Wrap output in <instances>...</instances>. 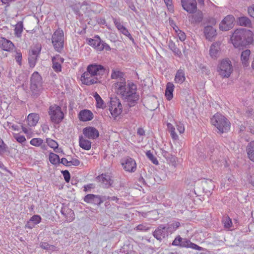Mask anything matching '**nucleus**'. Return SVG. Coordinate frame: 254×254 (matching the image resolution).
I'll return each mask as SVG.
<instances>
[{"label":"nucleus","mask_w":254,"mask_h":254,"mask_svg":"<svg viewBox=\"0 0 254 254\" xmlns=\"http://www.w3.org/2000/svg\"><path fill=\"white\" fill-rule=\"evenodd\" d=\"M117 89V92L121 95L123 99L128 102L129 107L134 106L139 99V96L136 94V85L133 83H129L127 85L126 82H118L115 84Z\"/></svg>","instance_id":"f257e3e1"},{"label":"nucleus","mask_w":254,"mask_h":254,"mask_svg":"<svg viewBox=\"0 0 254 254\" xmlns=\"http://www.w3.org/2000/svg\"><path fill=\"white\" fill-rule=\"evenodd\" d=\"M231 40L235 48L246 46L253 41V33L245 28L238 29L232 34Z\"/></svg>","instance_id":"f03ea898"},{"label":"nucleus","mask_w":254,"mask_h":254,"mask_svg":"<svg viewBox=\"0 0 254 254\" xmlns=\"http://www.w3.org/2000/svg\"><path fill=\"white\" fill-rule=\"evenodd\" d=\"M211 123L221 133L228 131L230 128V122L220 114H216L214 115L211 119Z\"/></svg>","instance_id":"7ed1b4c3"},{"label":"nucleus","mask_w":254,"mask_h":254,"mask_svg":"<svg viewBox=\"0 0 254 254\" xmlns=\"http://www.w3.org/2000/svg\"><path fill=\"white\" fill-rule=\"evenodd\" d=\"M217 71L223 78L229 77L233 71L231 61L228 59L221 60L218 65Z\"/></svg>","instance_id":"20e7f679"},{"label":"nucleus","mask_w":254,"mask_h":254,"mask_svg":"<svg viewBox=\"0 0 254 254\" xmlns=\"http://www.w3.org/2000/svg\"><path fill=\"white\" fill-rule=\"evenodd\" d=\"M52 43L56 51L61 52L64 49V34L63 30L58 28L52 36Z\"/></svg>","instance_id":"39448f33"},{"label":"nucleus","mask_w":254,"mask_h":254,"mask_svg":"<svg viewBox=\"0 0 254 254\" xmlns=\"http://www.w3.org/2000/svg\"><path fill=\"white\" fill-rule=\"evenodd\" d=\"M48 113L51 121L55 124L60 123L64 119V113L61 108L59 106L56 105L51 106L49 107Z\"/></svg>","instance_id":"423d86ee"},{"label":"nucleus","mask_w":254,"mask_h":254,"mask_svg":"<svg viewBox=\"0 0 254 254\" xmlns=\"http://www.w3.org/2000/svg\"><path fill=\"white\" fill-rule=\"evenodd\" d=\"M87 43L98 51H102L104 50L109 51L111 48L107 43L102 41L98 36H95L93 39H86Z\"/></svg>","instance_id":"0eeeda50"},{"label":"nucleus","mask_w":254,"mask_h":254,"mask_svg":"<svg viewBox=\"0 0 254 254\" xmlns=\"http://www.w3.org/2000/svg\"><path fill=\"white\" fill-rule=\"evenodd\" d=\"M122 109V105L119 99L116 97L111 98L109 110L112 115L118 116L121 114Z\"/></svg>","instance_id":"6e6552de"},{"label":"nucleus","mask_w":254,"mask_h":254,"mask_svg":"<svg viewBox=\"0 0 254 254\" xmlns=\"http://www.w3.org/2000/svg\"><path fill=\"white\" fill-rule=\"evenodd\" d=\"M87 70L91 73V75L93 77H99V80L101 78V76L105 73V69L104 67L100 64H92L87 66Z\"/></svg>","instance_id":"1a4fd4ad"},{"label":"nucleus","mask_w":254,"mask_h":254,"mask_svg":"<svg viewBox=\"0 0 254 254\" xmlns=\"http://www.w3.org/2000/svg\"><path fill=\"white\" fill-rule=\"evenodd\" d=\"M235 18L232 15L226 16L219 24V28L222 31H228L234 25Z\"/></svg>","instance_id":"9d476101"},{"label":"nucleus","mask_w":254,"mask_h":254,"mask_svg":"<svg viewBox=\"0 0 254 254\" xmlns=\"http://www.w3.org/2000/svg\"><path fill=\"white\" fill-rule=\"evenodd\" d=\"M153 236L157 240L161 242L168 236V232L164 224L159 225L153 233Z\"/></svg>","instance_id":"9b49d317"},{"label":"nucleus","mask_w":254,"mask_h":254,"mask_svg":"<svg viewBox=\"0 0 254 254\" xmlns=\"http://www.w3.org/2000/svg\"><path fill=\"white\" fill-rule=\"evenodd\" d=\"M81 80L84 84L90 85L99 82V77H93L90 71L87 70L82 74Z\"/></svg>","instance_id":"f8f14e48"},{"label":"nucleus","mask_w":254,"mask_h":254,"mask_svg":"<svg viewBox=\"0 0 254 254\" xmlns=\"http://www.w3.org/2000/svg\"><path fill=\"white\" fill-rule=\"evenodd\" d=\"M184 9L190 13H193L196 11L197 6L195 0H181Z\"/></svg>","instance_id":"ddd939ff"},{"label":"nucleus","mask_w":254,"mask_h":254,"mask_svg":"<svg viewBox=\"0 0 254 254\" xmlns=\"http://www.w3.org/2000/svg\"><path fill=\"white\" fill-rule=\"evenodd\" d=\"M96 180L101 183L100 185L104 188H108L111 186L113 181L108 174H102L96 178Z\"/></svg>","instance_id":"4468645a"},{"label":"nucleus","mask_w":254,"mask_h":254,"mask_svg":"<svg viewBox=\"0 0 254 254\" xmlns=\"http://www.w3.org/2000/svg\"><path fill=\"white\" fill-rule=\"evenodd\" d=\"M83 134L89 139H95L99 136L98 130L93 127H87L83 128Z\"/></svg>","instance_id":"2eb2a0df"},{"label":"nucleus","mask_w":254,"mask_h":254,"mask_svg":"<svg viewBox=\"0 0 254 254\" xmlns=\"http://www.w3.org/2000/svg\"><path fill=\"white\" fill-rule=\"evenodd\" d=\"M122 165L124 169L127 171L134 172L136 169V164L135 160L130 157L125 158L124 161L122 162Z\"/></svg>","instance_id":"dca6fc26"},{"label":"nucleus","mask_w":254,"mask_h":254,"mask_svg":"<svg viewBox=\"0 0 254 254\" xmlns=\"http://www.w3.org/2000/svg\"><path fill=\"white\" fill-rule=\"evenodd\" d=\"M61 213L65 217V221L67 222H72L74 219L73 211L66 206H63L61 208Z\"/></svg>","instance_id":"f3484780"},{"label":"nucleus","mask_w":254,"mask_h":254,"mask_svg":"<svg viewBox=\"0 0 254 254\" xmlns=\"http://www.w3.org/2000/svg\"><path fill=\"white\" fill-rule=\"evenodd\" d=\"M84 200L87 203L98 205H100L104 201L100 195H94L93 194H88L86 195L84 197Z\"/></svg>","instance_id":"a211bd4d"},{"label":"nucleus","mask_w":254,"mask_h":254,"mask_svg":"<svg viewBox=\"0 0 254 254\" xmlns=\"http://www.w3.org/2000/svg\"><path fill=\"white\" fill-rule=\"evenodd\" d=\"M203 33L206 39L209 41H212L217 35L216 30L212 26H205Z\"/></svg>","instance_id":"6ab92c4d"},{"label":"nucleus","mask_w":254,"mask_h":254,"mask_svg":"<svg viewBox=\"0 0 254 254\" xmlns=\"http://www.w3.org/2000/svg\"><path fill=\"white\" fill-rule=\"evenodd\" d=\"M14 47L13 43L10 40L4 37H0V48L2 50L10 52Z\"/></svg>","instance_id":"aec40b11"},{"label":"nucleus","mask_w":254,"mask_h":254,"mask_svg":"<svg viewBox=\"0 0 254 254\" xmlns=\"http://www.w3.org/2000/svg\"><path fill=\"white\" fill-rule=\"evenodd\" d=\"M189 16V21L191 23L196 24L202 21L203 19V13L200 10L196 11L193 13Z\"/></svg>","instance_id":"412c9836"},{"label":"nucleus","mask_w":254,"mask_h":254,"mask_svg":"<svg viewBox=\"0 0 254 254\" xmlns=\"http://www.w3.org/2000/svg\"><path fill=\"white\" fill-rule=\"evenodd\" d=\"M79 119L83 122L91 121L93 118V114L88 110H83L78 114Z\"/></svg>","instance_id":"4be33fe9"},{"label":"nucleus","mask_w":254,"mask_h":254,"mask_svg":"<svg viewBox=\"0 0 254 254\" xmlns=\"http://www.w3.org/2000/svg\"><path fill=\"white\" fill-rule=\"evenodd\" d=\"M220 44L219 43H213L210 48L209 54L213 59H216L219 55L220 51Z\"/></svg>","instance_id":"5701e85b"},{"label":"nucleus","mask_w":254,"mask_h":254,"mask_svg":"<svg viewBox=\"0 0 254 254\" xmlns=\"http://www.w3.org/2000/svg\"><path fill=\"white\" fill-rule=\"evenodd\" d=\"M186 80L185 70L183 68H179L176 72L175 76V82L176 83L182 84Z\"/></svg>","instance_id":"b1692460"},{"label":"nucleus","mask_w":254,"mask_h":254,"mask_svg":"<svg viewBox=\"0 0 254 254\" xmlns=\"http://www.w3.org/2000/svg\"><path fill=\"white\" fill-rule=\"evenodd\" d=\"M251 51L248 49L243 51L241 53V60L244 66L247 67L249 65V57Z\"/></svg>","instance_id":"393cba45"},{"label":"nucleus","mask_w":254,"mask_h":254,"mask_svg":"<svg viewBox=\"0 0 254 254\" xmlns=\"http://www.w3.org/2000/svg\"><path fill=\"white\" fill-rule=\"evenodd\" d=\"M42 77L38 72H34L31 77V84L42 86Z\"/></svg>","instance_id":"a878e982"},{"label":"nucleus","mask_w":254,"mask_h":254,"mask_svg":"<svg viewBox=\"0 0 254 254\" xmlns=\"http://www.w3.org/2000/svg\"><path fill=\"white\" fill-rule=\"evenodd\" d=\"M39 119V115L37 114L31 113L27 117L28 125L30 127H34L36 126Z\"/></svg>","instance_id":"bb28decb"},{"label":"nucleus","mask_w":254,"mask_h":254,"mask_svg":"<svg viewBox=\"0 0 254 254\" xmlns=\"http://www.w3.org/2000/svg\"><path fill=\"white\" fill-rule=\"evenodd\" d=\"M161 150L162 156L168 162L174 165L176 163V157L164 149H161Z\"/></svg>","instance_id":"cd10ccee"},{"label":"nucleus","mask_w":254,"mask_h":254,"mask_svg":"<svg viewBox=\"0 0 254 254\" xmlns=\"http://www.w3.org/2000/svg\"><path fill=\"white\" fill-rule=\"evenodd\" d=\"M79 144L81 148L86 150H89L91 147V142L82 136L79 137Z\"/></svg>","instance_id":"c85d7f7f"},{"label":"nucleus","mask_w":254,"mask_h":254,"mask_svg":"<svg viewBox=\"0 0 254 254\" xmlns=\"http://www.w3.org/2000/svg\"><path fill=\"white\" fill-rule=\"evenodd\" d=\"M174 89V85L171 82L167 83L166 88L165 90V96L168 100H171L173 97V91Z\"/></svg>","instance_id":"c756f323"},{"label":"nucleus","mask_w":254,"mask_h":254,"mask_svg":"<svg viewBox=\"0 0 254 254\" xmlns=\"http://www.w3.org/2000/svg\"><path fill=\"white\" fill-rule=\"evenodd\" d=\"M238 22L242 26L251 27L252 24L251 20L246 16H242L238 18Z\"/></svg>","instance_id":"7c9ffc66"},{"label":"nucleus","mask_w":254,"mask_h":254,"mask_svg":"<svg viewBox=\"0 0 254 254\" xmlns=\"http://www.w3.org/2000/svg\"><path fill=\"white\" fill-rule=\"evenodd\" d=\"M111 77L112 79L119 78L120 80V82H125V79L124 78V73L119 70L113 69Z\"/></svg>","instance_id":"2f4dec72"},{"label":"nucleus","mask_w":254,"mask_h":254,"mask_svg":"<svg viewBox=\"0 0 254 254\" xmlns=\"http://www.w3.org/2000/svg\"><path fill=\"white\" fill-rule=\"evenodd\" d=\"M168 233H172L181 225L179 222H174L170 224H165Z\"/></svg>","instance_id":"473e14b6"},{"label":"nucleus","mask_w":254,"mask_h":254,"mask_svg":"<svg viewBox=\"0 0 254 254\" xmlns=\"http://www.w3.org/2000/svg\"><path fill=\"white\" fill-rule=\"evenodd\" d=\"M247 151L250 159L254 162V140L248 144Z\"/></svg>","instance_id":"72a5a7b5"},{"label":"nucleus","mask_w":254,"mask_h":254,"mask_svg":"<svg viewBox=\"0 0 254 254\" xmlns=\"http://www.w3.org/2000/svg\"><path fill=\"white\" fill-rule=\"evenodd\" d=\"M23 22H18L14 28V34L16 37L20 38L21 37V34L23 30Z\"/></svg>","instance_id":"f704fd0d"},{"label":"nucleus","mask_w":254,"mask_h":254,"mask_svg":"<svg viewBox=\"0 0 254 254\" xmlns=\"http://www.w3.org/2000/svg\"><path fill=\"white\" fill-rule=\"evenodd\" d=\"M42 86H38L34 85H30V90L32 93V96L34 98H37L40 94Z\"/></svg>","instance_id":"c9c22d12"},{"label":"nucleus","mask_w":254,"mask_h":254,"mask_svg":"<svg viewBox=\"0 0 254 254\" xmlns=\"http://www.w3.org/2000/svg\"><path fill=\"white\" fill-rule=\"evenodd\" d=\"M46 142L47 143L48 145L50 147H51V148L54 149V151L56 152H59V150H59V149L58 148L59 145H58V143L56 141H55V140H53V139H52L51 138H47L46 139Z\"/></svg>","instance_id":"e433bc0d"},{"label":"nucleus","mask_w":254,"mask_h":254,"mask_svg":"<svg viewBox=\"0 0 254 254\" xmlns=\"http://www.w3.org/2000/svg\"><path fill=\"white\" fill-rule=\"evenodd\" d=\"M52 63H53L52 67H53V69L54 70V71L57 72L61 71L62 66H61L60 62H59V61H57L55 58H52Z\"/></svg>","instance_id":"4c0bfd02"},{"label":"nucleus","mask_w":254,"mask_h":254,"mask_svg":"<svg viewBox=\"0 0 254 254\" xmlns=\"http://www.w3.org/2000/svg\"><path fill=\"white\" fill-rule=\"evenodd\" d=\"M169 49L177 55H180L181 54V51L176 46L175 43L172 41H170L168 44Z\"/></svg>","instance_id":"58836bf2"},{"label":"nucleus","mask_w":254,"mask_h":254,"mask_svg":"<svg viewBox=\"0 0 254 254\" xmlns=\"http://www.w3.org/2000/svg\"><path fill=\"white\" fill-rule=\"evenodd\" d=\"M49 161L53 164L60 163L59 156L56 154L51 152L49 154Z\"/></svg>","instance_id":"ea45409f"},{"label":"nucleus","mask_w":254,"mask_h":254,"mask_svg":"<svg viewBox=\"0 0 254 254\" xmlns=\"http://www.w3.org/2000/svg\"><path fill=\"white\" fill-rule=\"evenodd\" d=\"M222 222L225 228H230L232 225V220L228 216L224 217Z\"/></svg>","instance_id":"a19ab883"},{"label":"nucleus","mask_w":254,"mask_h":254,"mask_svg":"<svg viewBox=\"0 0 254 254\" xmlns=\"http://www.w3.org/2000/svg\"><path fill=\"white\" fill-rule=\"evenodd\" d=\"M30 143L35 146H40L43 143V140L40 138H34L30 140Z\"/></svg>","instance_id":"79ce46f5"},{"label":"nucleus","mask_w":254,"mask_h":254,"mask_svg":"<svg viewBox=\"0 0 254 254\" xmlns=\"http://www.w3.org/2000/svg\"><path fill=\"white\" fill-rule=\"evenodd\" d=\"M146 155L148 157V158L155 165L158 164V161L156 157L154 156L153 154L151 153L150 150L147 151L146 152Z\"/></svg>","instance_id":"37998d69"},{"label":"nucleus","mask_w":254,"mask_h":254,"mask_svg":"<svg viewBox=\"0 0 254 254\" xmlns=\"http://www.w3.org/2000/svg\"><path fill=\"white\" fill-rule=\"evenodd\" d=\"M216 21L215 18L213 17H208L206 18H205L203 22V24L205 25L206 24H209L207 26H212L216 24Z\"/></svg>","instance_id":"c03bdc74"},{"label":"nucleus","mask_w":254,"mask_h":254,"mask_svg":"<svg viewBox=\"0 0 254 254\" xmlns=\"http://www.w3.org/2000/svg\"><path fill=\"white\" fill-rule=\"evenodd\" d=\"M37 57L29 54L28 62L30 67H34L35 65Z\"/></svg>","instance_id":"a18cd8bd"},{"label":"nucleus","mask_w":254,"mask_h":254,"mask_svg":"<svg viewBox=\"0 0 254 254\" xmlns=\"http://www.w3.org/2000/svg\"><path fill=\"white\" fill-rule=\"evenodd\" d=\"M120 32L124 35L127 36L133 43H134V39L132 38L128 30L125 26L120 30Z\"/></svg>","instance_id":"49530a36"},{"label":"nucleus","mask_w":254,"mask_h":254,"mask_svg":"<svg viewBox=\"0 0 254 254\" xmlns=\"http://www.w3.org/2000/svg\"><path fill=\"white\" fill-rule=\"evenodd\" d=\"M7 145L4 143L3 140L0 138V155L2 156L6 151Z\"/></svg>","instance_id":"de8ad7c7"},{"label":"nucleus","mask_w":254,"mask_h":254,"mask_svg":"<svg viewBox=\"0 0 254 254\" xmlns=\"http://www.w3.org/2000/svg\"><path fill=\"white\" fill-rule=\"evenodd\" d=\"M41 50V46H37L35 47L30 52H29V54L38 57L40 53Z\"/></svg>","instance_id":"09e8293b"},{"label":"nucleus","mask_w":254,"mask_h":254,"mask_svg":"<svg viewBox=\"0 0 254 254\" xmlns=\"http://www.w3.org/2000/svg\"><path fill=\"white\" fill-rule=\"evenodd\" d=\"M30 221H31L35 225L41 221V217L40 215H34L30 219Z\"/></svg>","instance_id":"8fccbe9b"},{"label":"nucleus","mask_w":254,"mask_h":254,"mask_svg":"<svg viewBox=\"0 0 254 254\" xmlns=\"http://www.w3.org/2000/svg\"><path fill=\"white\" fill-rule=\"evenodd\" d=\"M176 27L178 29V30H176V32L177 33L179 39L181 41H185L186 38V35L185 33L184 32L182 31L181 30H180L179 29L178 27L176 26Z\"/></svg>","instance_id":"3c124183"},{"label":"nucleus","mask_w":254,"mask_h":254,"mask_svg":"<svg viewBox=\"0 0 254 254\" xmlns=\"http://www.w3.org/2000/svg\"><path fill=\"white\" fill-rule=\"evenodd\" d=\"M40 247L41 248H42L43 249L46 250H53V249L55 248L54 246L50 245L46 242H41L40 244Z\"/></svg>","instance_id":"603ef678"},{"label":"nucleus","mask_w":254,"mask_h":254,"mask_svg":"<svg viewBox=\"0 0 254 254\" xmlns=\"http://www.w3.org/2000/svg\"><path fill=\"white\" fill-rule=\"evenodd\" d=\"M182 241V238L180 236L178 235L176 237L175 240L173 241L172 245L173 246H179L180 247L181 243Z\"/></svg>","instance_id":"864d4df0"},{"label":"nucleus","mask_w":254,"mask_h":254,"mask_svg":"<svg viewBox=\"0 0 254 254\" xmlns=\"http://www.w3.org/2000/svg\"><path fill=\"white\" fill-rule=\"evenodd\" d=\"M150 228L146 225L143 224H139L136 227V229L137 231H147L149 230Z\"/></svg>","instance_id":"5fc2aeb1"},{"label":"nucleus","mask_w":254,"mask_h":254,"mask_svg":"<svg viewBox=\"0 0 254 254\" xmlns=\"http://www.w3.org/2000/svg\"><path fill=\"white\" fill-rule=\"evenodd\" d=\"M190 242V240H188L186 238H182V241L181 243L180 247L184 248H189Z\"/></svg>","instance_id":"6e6d98bb"},{"label":"nucleus","mask_w":254,"mask_h":254,"mask_svg":"<svg viewBox=\"0 0 254 254\" xmlns=\"http://www.w3.org/2000/svg\"><path fill=\"white\" fill-rule=\"evenodd\" d=\"M62 173L64 176V179L66 182H68L70 179V175L68 171H62Z\"/></svg>","instance_id":"4d7b16f0"},{"label":"nucleus","mask_w":254,"mask_h":254,"mask_svg":"<svg viewBox=\"0 0 254 254\" xmlns=\"http://www.w3.org/2000/svg\"><path fill=\"white\" fill-rule=\"evenodd\" d=\"M14 138L19 143H23L26 141V138L23 135L16 134Z\"/></svg>","instance_id":"13d9d810"},{"label":"nucleus","mask_w":254,"mask_h":254,"mask_svg":"<svg viewBox=\"0 0 254 254\" xmlns=\"http://www.w3.org/2000/svg\"><path fill=\"white\" fill-rule=\"evenodd\" d=\"M203 186L206 187V186H209L210 187L209 188V189H211L212 190L214 189V183L211 180L205 181L203 183Z\"/></svg>","instance_id":"bf43d9fd"},{"label":"nucleus","mask_w":254,"mask_h":254,"mask_svg":"<svg viewBox=\"0 0 254 254\" xmlns=\"http://www.w3.org/2000/svg\"><path fill=\"white\" fill-rule=\"evenodd\" d=\"M189 248H191L194 250H198V251L203 250V248L199 247V246H198V245H196L195 244H194L191 242H190Z\"/></svg>","instance_id":"052dcab7"},{"label":"nucleus","mask_w":254,"mask_h":254,"mask_svg":"<svg viewBox=\"0 0 254 254\" xmlns=\"http://www.w3.org/2000/svg\"><path fill=\"white\" fill-rule=\"evenodd\" d=\"M15 59L19 65L21 64L22 54L20 52H16Z\"/></svg>","instance_id":"680f3d73"},{"label":"nucleus","mask_w":254,"mask_h":254,"mask_svg":"<svg viewBox=\"0 0 254 254\" xmlns=\"http://www.w3.org/2000/svg\"><path fill=\"white\" fill-rule=\"evenodd\" d=\"M72 11L74 13L77 15H80V8L78 6L76 5H72L71 6Z\"/></svg>","instance_id":"e2e57ef3"},{"label":"nucleus","mask_w":254,"mask_h":254,"mask_svg":"<svg viewBox=\"0 0 254 254\" xmlns=\"http://www.w3.org/2000/svg\"><path fill=\"white\" fill-rule=\"evenodd\" d=\"M113 20L116 27L119 31L121 30V29L124 27V26L121 23L119 20H118L115 18H114Z\"/></svg>","instance_id":"0e129e2a"},{"label":"nucleus","mask_w":254,"mask_h":254,"mask_svg":"<svg viewBox=\"0 0 254 254\" xmlns=\"http://www.w3.org/2000/svg\"><path fill=\"white\" fill-rule=\"evenodd\" d=\"M96 107L97 108H103L104 107V101L101 97L96 100Z\"/></svg>","instance_id":"69168bd1"},{"label":"nucleus","mask_w":254,"mask_h":254,"mask_svg":"<svg viewBox=\"0 0 254 254\" xmlns=\"http://www.w3.org/2000/svg\"><path fill=\"white\" fill-rule=\"evenodd\" d=\"M199 68L201 70L202 73H205L206 75L209 74L210 70L207 68L206 66L201 64L199 65Z\"/></svg>","instance_id":"338daca9"},{"label":"nucleus","mask_w":254,"mask_h":254,"mask_svg":"<svg viewBox=\"0 0 254 254\" xmlns=\"http://www.w3.org/2000/svg\"><path fill=\"white\" fill-rule=\"evenodd\" d=\"M177 128L180 133H183L185 131L184 125L181 123L177 125Z\"/></svg>","instance_id":"774afa93"}]
</instances>
